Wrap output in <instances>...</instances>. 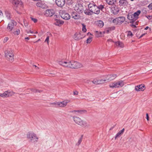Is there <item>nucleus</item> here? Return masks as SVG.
<instances>
[{
    "mask_svg": "<svg viewBox=\"0 0 152 152\" xmlns=\"http://www.w3.org/2000/svg\"><path fill=\"white\" fill-rule=\"evenodd\" d=\"M107 42H113V40L112 39H108L107 40Z\"/></svg>",
    "mask_w": 152,
    "mask_h": 152,
    "instance_id": "864d4df0",
    "label": "nucleus"
},
{
    "mask_svg": "<svg viewBox=\"0 0 152 152\" xmlns=\"http://www.w3.org/2000/svg\"><path fill=\"white\" fill-rule=\"evenodd\" d=\"M36 5L37 7H41L42 8H44L45 7V6L44 4H42V2L40 1H39L37 2L36 4Z\"/></svg>",
    "mask_w": 152,
    "mask_h": 152,
    "instance_id": "a878e982",
    "label": "nucleus"
},
{
    "mask_svg": "<svg viewBox=\"0 0 152 152\" xmlns=\"http://www.w3.org/2000/svg\"><path fill=\"white\" fill-rule=\"evenodd\" d=\"M6 40V41H7L8 39V38L7 37H6L5 38V40Z\"/></svg>",
    "mask_w": 152,
    "mask_h": 152,
    "instance_id": "69168bd1",
    "label": "nucleus"
},
{
    "mask_svg": "<svg viewBox=\"0 0 152 152\" xmlns=\"http://www.w3.org/2000/svg\"><path fill=\"white\" fill-rule=\"evenodd\" d=\"M72 18L75 19H78L80 18V16L75 12H73L72 13Z\"/></svg>",
    "mask_w": 152,
    "mask_h": 152,
    "instance_id": "6ab92c4d",
    "label": "nucleus"
},
{
    "mask_svg": "<svg viewBox=\"0 0 152 152\" xmlns=\"http://www.w3.org/2000/svg\"><path fill=\"white\" fill-rule=\"evenodd\" d=\"M16 24V22L14 20H12L8 25L7 30L9 31H12L14 27V25Z\"/></svg>",
    "mask_w": 152,
    "mask_h": 152,
    "instance_id": "0eeeda50",
    "label": "nucleus"
},
{
    "mask_svg": "<svg viewBox=\"0 0 152 152\" xmlns=\"http://www.w3.org/2000/svg\"><path fill=\"white\" fill-rule=\"evenodd\" d=\"M5 56L10 61L12 62L14 61L13 52L11 49H8L5 51Z\"/></svg>",
    "mask_w": 152,
    "mask_h": 152,
    "instance_id": "7ed1b4c3",
    "label": "nucleus"
},
{
    "mask_svg": "<svg viewBox=\"0 0 152 152\" xmlns=\"http://www.w3.org/2000/svg\"><path fill=\"white\" fill-rule=\"evenodd\" d=\"M71 112H75L76 113V115H80L86 113V111L85 110H74L73 111H71Z\"/></svg>",
    "mask_w": 152,
    "mask_h": 152,
    "instance_id": "4468645a",
    "label": "nucleus"
},
{
    "mask_svg": "<svg viewBox=\"0 0 152 152\" xmlns=\"http://www.w3.org/2000/svg\"><path fill=\"white\" fill-rule=\"evenodd\" d=\"M149 28V27L148 26H147L146 28H145V30H147Z\"/></svg>",
    "mask_w": 152,
    "mask_h": 152,
    "instance_id": "680f3d73",
    "label": "nucleus"
},
{
    "mask_svg": "<svg viewBox=\"0 0 152 152\" xmlns=\"http://www.w3.org/2000/svg\"><path fill=\"white\" fill-rule=\"evenodd\" d=\"M74 39L76 40H78L82 38L80 33H76L74 36Z\"/></svg>",
    "mask_w": 152,
    "mask_h": 152,
    "instance_id": "a211bd4d",
    "label": "nucleus"
},
{
    "mask_svg": "<svg viewBox=\"0 0 152 152\" xmlns=\"http://www.w3.org/2000/svg\"><path fill=\"white\" fill-rule=\"evenodd\" d=\"M128 3L127 0H120L119 2V5L121 7L126 6Z\"/></svg>",
    "mask_w": 152,
    "mask_h": 152,
    "instance_id": "2eb2a0df",
    "label": "nucleus"
},
{
    "mask_svg": "<svg viewBox=\"0 0 152 152\" xmlns=\"http://www.w3.org/2000/svg\"><path fill=\"white\" fill-rule=\"evenodd\" d=\"M74 110H72V111H70L69 112V113H73L74 114H75V115H76V113H75V112H71V111H73Z\"/></svg>",
    "mask_w": 152,
    "mask_h": 152,
    "instance_id": "4d7b16f0",
    "label": "nucleus"
},
{
    "mask_svg": "<svg viewBox=\"0 0 152 152\" xmlns=\"http://www.w3.org/2000/svg\"><path fill=\"white\" fill-rule=\"evenodd\" d=\"M96 5L94 3V2H92L91 3H90L88 5V7L89 9H90L94 7Z\"/></svg>",
    "mask_w": 152,
    "mask_h": 152,
    "instance_id": "c85d7f7f",
    "label": "nucleus"
},
{
    "mask_svg": "<svg viewBox=\"0 0 152 152\" xmlns=\"http://www.w3.org/2000/svg\"><path fill=\"white\" fill-rule=\"evenodd\" d=\"M54 20L55 21L54 24L56 26H59L63 24L64 23V21L57 19H55Z\"/></svg>",
    "mask_w": 152,
    "mask_h": 152,
    "instance_id": "aec40b11",
    "label": "nucleus"
},
{
    "mask_svg": "<svg viewBox=\"0 0 152 152\" xmlns=\"http://www.w3.org/2000/svg\"><path fill=\"white\" fill-rule=\"evenodd\" d=\"M49 40V37L48 36L46 39H45V42H47L48 43V42Z\"/></svg>",
    "mask_w": 152,
    "mask_h": 152,
    "instance_id": "49530a36",
    "label": "nucleus"
},
{
    "mask_svg": "<svg viewBox=\"0 0 152 152\" xmlns=\"http://www.w3.org/2000/svg\"><path fill=\"white\" fill-rule=\"evenodd\" d=\"M127 18L130 20H131V22L132 23L134 22L137 20L133 16V15L131 13H129L127 15Z\"/></svg>",
    "mask_w": 152,
    "mask_h": 152,
    "instance_id": "f3484780",
    "label": "nucleus"
},
{
    "mask_svg": "<svg viewBox=\"0 0 152 152\" xmlns=\"http://www.w3.org/2000/svg\"><path fill=\"white\" fill-rule=\"evenodd\" d=\"M105 81H107L106 79H104L103 80H98V84H100L103 83H104V82Z\"/></svg>",
    "mask_w": 152,
    "mask_h": 152,
    "instance_id": "72a5a7b5",
    "label": "nucleus"
},
{
    "mask_svg": "<svg viewBox=\"0 0 152 152\" xmlns=\"http://www.w3.org/2000/svg\"><path fill=\"white\" fill-rule=\"evenodd\" d=\"M98 8L99 9V10L100 11V10H102L104 8V6L102 5H99L98 7Z\"/></svg>",
    "mask_w": 152,
    "mask_h": 152,
    "instance_id": "58836bf2",
    "label": "nucleus"
},
{
    "mask_svg": "<svg viewBox=\"0 0 152 152\" xmlns=\"http://www.w3.org/2000/svg\"><path fill=\"white\" fill-rule=\"evenodd\" d=\"M58 63L63 66L72 69H77L83 67L82 64L74 61L67 62L64 60H61L58 61Z\"/></svg>",
    "mask_w": 152,
    "mask_h": 152,
    "instance_id": "f257e3e1",
    "label": "nucleus"
},
{
    "mask_svg": "<svg viewBox=\"0 0 152 152\" xmlns=\"http://www.w3.org/2000/svg\"><path fill=\"white\" fill-rule=\"evenodd\" d=\"M109 86L111 88H117L116 82L110 83L109 85Z\"/></svg>",
    "mask_w": 152,
    "mask_h": 152,
    "instance_id": "cd10ccee",
    "label": "nucleus"
},
{
    "mask_svg": "<svg viewBox=\"0 0 152 152\" xmlns=\"http://www.w3.org/2000/svg\"><path fill=\"white\" fill-rule=\"evenodd\" d=\"M31 19L35 23H36L37 21V20L36 18H31Z\"/></svg>",
    "mask_w": 152,
    "mask_h": 152,
    "instance_id": "a18cd8bd",
    "label": "nucleus"
},
{
    "mask_svg": "<svg viewBox=\"0 0 152 152\" xmlns=\"http://www.w3.org/2000/svg\"><path fill=\"white\" fill-rule=\"evenodd\" d=\"M31 91L34 92H40L41 91L35 89H31Z\"/></svg>",
    "mask_w": 152,
    "mask_h": 152,
    "instance_id": "a19ab883",
    "label": "nucleus"
},
{
    "mask_svg": "<svg viewBox=\"0 0 152 152\" xmlns=\"http://www.w3.org/2000/svg\"><path fill=\"white\" fill-rule=\"evenodd\" d=\"M114 10H115V11L113 10V13L114 15L117 14L119 10L117 7L116 8V9H114Z\"/></svg>",
    "mask_w": 152,
    "mask_h": 152,
    "instance_id": "e433bc0d",
    "label": "nucleus"
},
{
    "mask_svg": "<svg viewBox=\"0 0 152 152\" xmlns=\"http://www.w3.org/2000/svg\"><path fill=\"white\" fill-rule=\"evenodd\" d=\"M116 77V75L114 74L109 75L107 76L106 80L107 81H110L115 79Z\"/></svg>",
    "mask_w": 152,
    "mask_h": 152,
    "instance_id": "ddd939ff",
    "label": "nucleus"
},
{
    "mask_svg": "<svg viewBox=\"0 0 152 152\" xmlns=\"http://www.w3.org/2000/svg\"><path fill=\"white\" fill-rule=\"evenodd\" d=\"M33 66H34L35 67H37V69H39V68L38 67H37V66L36 65H33Z\"/></svg>",
    "mask_w": 152,
    "mask_h": 152,
    "instance_id": "0e129e2a",
    "label": "nucleus"
},
{
    "mask_svg": "<svg viewBox=\"0 0 152 152\" xmlns=\"http://www.w3.org/2000/svg\"><path fill=\"white\" fill-rule=\"evenodd\" d=\"M146 17L148 18V19L150 20L152 19V16H150L149 15L148 16H146Z\"/></svg>",
    "mask_w": 152,
    "mask_h": 152,
    "instance_id": "8fccbe9b",
    "label": "nucleus"
},
{
    "mask_svg": "<svg viewBox=\"0 0 152 152\" xmlns=\"http://www.w3.org/2000/svg\"><path fill=\"white\" fill-rule=\"evenodd\" d=\"M150 9L152 10V3L150 4L148 6Z\"/></svg>",
    "mask_w": 152,
    "mask_h": 152,
    "instance_id": "de8ad7c7",
    "label": "nucleus"
},
{
    "mask_svg": "<svg viewBox=\"0 0 152 152\" xmlns=\"http://www.w3.org/2000/svg\"><path fill=\"white\" fill-rule=\"evenodd\" d=\"M146 118L148 121H149V117L148 113L146 114Z\"/></svg>",
    "mask_w": 152,
    "mask_h": 152,
    "instance_id": "09e8293b",
    "label": "nucleus"
},
{
    "mask_svg": "<svg viewBox=\"0 0 152 152\" xmlns=\"http://www.w3.org/2000/svg\"><path fill=\"white\" fill-rule=\"evenodd\" d=\"M11 92H9L8 91H6L4 92V97H7L11 95V94H10Z\"/></svg>",
    "mask_w": 152,
    "mask_h": 152,
    "instance_id": "7c9ffc66",
    "label": "nucleus"
},
{
    "mask_svg": "<svg viewBox=\"0 0 152 152\" xmlns=\"http://www.w3.org/2000/svg\"><path fill=\"white\" fill-rule=\"evenodd\" d=\"M59 14L61 18L65 20H67L70 18V16L69 14L64 11H61Z\"/></svg>",
    "mask_w": 152,
    "mask_h": 152,
    "instance_id": "423d86ee",
    "label": "nucleus"
},
{
    "mask_svg": "<svg viewBox=\"0 0 152 152\" xmlns=\"http://www.w3.org/2000/svg\"><path fill=\"white\" fill-rule=\"evenodd\" d=\"M78 92L77 91H74L73 92V94L74 95H77L78 94Z\"/></svg>",
    "mask_w": 152,
    "mask_h": 152,
    "instance_id": "3c124183",
    "label": "nucleus"
},
{
    "mask_svg": "<svg viewBox=\"0 0 152 152\" xmlns=\"http://www.w3.org/2000/svg\"><path fill=\"white\" fill-rule=\"evenodd\" d=\"M20 33V31L19 29H18L16 31H15V32H14V33L15 34H16L17 35H18Z\"/></svg>",
    "mask_w": 152,
    "mask_h": 152,
    "instance_id": "79ce46f5",
    "label": "nucleus"
},
{
    "mask_svg": "<svg viewBox=\"0 0 152 152\" xmlns=\"http://www.w3.org/2000/svg\"><path fill=\"white\" fill-rule=\"evenodd\" d=\"M117 87H121L124 85V83L123 81L120 80L116 82Z\"/></svg>",
    "mask_w": 152,
    "mask_h": 152,
    "instance_id": "b1692460",
    "label": "nucleus"
},
{
    "mask_svg": "<svg viewBox=\"0 0 152 152\" xmlns=\"http://www.w3.org/2000/svg\"><path fill=\"white\" fill-rule=\"evenodd\" d=\"M89 34H90V35H91L92 34H91V33H90V32H88V33H87V34L88 35Z\"/></svg>",
    "mask_w": 152,
    "mask_h": 152,
    "instance_id": "338daca9",
    "label": "nucleus"
},
{
    "mask_svg": "<svg viewBox=\"0 0 152 152\" xmlns=\"http://www.w3.org/2000/svg\"><path fill=\"white\" fill-rule=\"evenodd\" d=\"M92 37H89L86 40V43H90L92 40Z\"/></svg>",
    "mask_w": 152,
    "mask_h": 152,
    "instance_id": "f704fd0d",
    "label": "nucleus"
},
{
    "mask_svg": "<svg viewBox=\"0 0 152 152\" xmlns=\"http://www.w3.org/2000/svg\"><path fill=\"white\" fill-rule=\"evenodd\" d=\"M94 7L91 9L90 10L92 12L93 14L94 13L96 14H98L100 12V11L98 8V6L96 5L94 6Z\"/></svg>",
    "mask_w": 152,
    "mask_h": 152,
    "instance_id": "dca6fc26",
    "label": "nucleus"
},
{
    "mask_svg": "<svg viewBox=\"0 0 152 152\" xmlns=\"http://www.w3.org/2000/svg\"><path fill=\"white\" fill-rule=\"evenodd\" d=\"M0 96L3 97H4V93L3 94H0Z\"/></svg>",
    "mask_w": 152,
    "mask_h": 152,
    "instance_id": "603ef678",
    "label": "nucleus"
},
{
    "mask_svg": "<svg viewBox=\"0 0 152 152\" xmlns=\"http://www.w3.org/2000/svg\"><path fill=\"white\" fill-rule=\"evenodd\" d=\"M25 39H28V40H29V37H25Z\"/></svg>",
    "mask_w": 152,
    "mask_h": 152,
    "instance_id": "e2e57ef3",
    "label": "nucleus"
},
{
    "mask_svg": "<svg viewBox=\"0 0 152 152\" xmlns=\"http://www.w3.org/2000/svg\"><path fill=\"white\" fill-rule=\"evenodd\" d=\"M115 44L116 46H119L120 47L122 48L124 47V45L123 43L120 42V41H118L115 42Z\"/></svg>",
    "mask_w": 152,
    "mask_h": 152,
    "instance_id": "c756f323",
    "label": "nucleus"
},
{
    "mask_svg": "<svg viewBox=\"0 0 152 152\" xmlns=\"http://www.w3.org/2000/svg\"><path fill=\"white\" fill-rule=\"evenodd\" d=\"M140 13L141 11L140 10H138L136 12H134L133 14V16H134L136 20L138 18V16L140 14Z\"/></svg>",
    "mask_w": 152,
    "mask_h": 152,
    "instance_id": "393cba45",
    "label": "nucleus"
},
{
    "mask_svg": "<svg viewBox=\"0 0 152 152\" xmlns=\"http://www.w3.org/2000/svg\"><path fill=\"white\" fill-rule=\"evenodd\" d=\"M83 26L82 30L83 32H85L86 31V25L83 24H82Z\"/></svg>",
    "mask_w": 152,
    "mask_h": 152,
    "instance_id": "4c0bfd02",
    "label": "nucleus"
},
{
    "mask_svg": "<svg viewBox=\"0 0 152 152\" xmlns=\"http://www.w3.org/2000/svg\"><path fill=\"white\" fill-rule=\"evenodd\" d=\"M58 103V102H57L51 103V104H54V105L57 104L58 105V104L57 103Z\"/></svg>",
    "mask_w": 152,
    "mask_h": 152,
    "instance_id": "5fc2aeb1",
    "label": "nucleus"
},
{
    "mask_svg": "<svg viewBox=\"0 0 152 152\" xmlns=\"http://www.w3.org/2000/svg\"><path fill=\"white\" fill-rule=\"evenodd\" d=\"M133 35L131 31H129L128 32L127 34V36L128 37H132Z\"/></svg>",
    "mask_w": 152,
    "mask_h": 152,
    "instance_id": "c03bdc74",
    "label": "nucleus"
},
{
    "mask_svg": "<svg viewBox=\"0 0 152 152\" xmlns=\"http://www.w3.org/2000/svg\"><path fill=\"white\" fill-rule=\"evenodd\" d=\"M111 28L112 29V30H114L115 29V27L114 26H113V27H111Z\"/></svg>",
    "mask_w": 152,
    "mask_h": 152,
    "instance_id": "052dcab7",
    "label": "nucleus"
},
{
    "mask_svg": "<svg viewBox=\"0 0 152 152\" xmlns=\"http://www.w3.org/2000/svg\"><path fill=\"white\" fill-rule=\"evenodd\" d=\"M84 12L86 15H91L93 14V13L91 11V10H90V9L85 10L84 11Z\"/></svg>",
    "mask_w": 152,
    "mask_h": 152,
    "instance_id": "bb28decb",
    "label": "nucleus"
},
{
    "mask_svg": "<svg viewBox=\"0 0 152 152\" xmlns=\"http://www.w3.org/2000/svg\"><path fill=\"white\" fill-rule=\"evenodd\" d=\"M27 139L29 140L30 142L34 143L38 141V138L36 134L32 132H28L26 134Z\"/></svg>",
    "mask_w": 152,
    "mask_h": 152,
    "instance_id": "f03ea898",
    "label": "nucleus"
},
{
    "mask_svg": "<svg viewBox=\"0 0 152 152\" xmlns=\"http://www.w3.org/2000/svg\"><path fill=\"white\" fill-rule=\"evenodd\" d=\"M27 33L28 34L29 33H32V32L31 31H28L27 32Z\"/></svg>",
    "mask_w": 152,
    "mask_h": 152,
    "instance_id": "bf43d9fd",
    "label": "nucleus"
},
{
    "mask_svg": "<svg viewBox=\"0 0 152 152\" xmlns=\"http://www.w3.org/2000/svg\"><path fill=\"white\" fill-rule=\"evenodd\" d=\"M96 24L97 26L100 27H102L104 25V23L103 22L102 20H99L97 21L96 22Z\"/></svg>",
    "mask_w": 152,
    "mask_h": 152,
    "instance_id": "5701e85b",
    "label": "nucleus"
},
{
    "mask_svg": "<svg viewBox=\"0 0 152 152\" xmlns=\"http://www.w3.org/2000/svg\"><path fill=\"white\" fill-rule=\"evenodd\" d=\"M125 20V18L124 16H121L114 19L113 20V22L116 24L120 25L123 23Z\"/></svg>",
    "mask_w": 152,
    "mask_h": 152,
    "instance_id": "39448f33",
    "label": "nucleus"
},
{
    "mask_svg": "<svg viewBox=\"0 0 152 152\" xmlns=\"http://www.w3.org/2000/svg\"><path fill=\"white\" fill-rule=\"evenodd\" d=\"M70 102V101L68 100H66L61 102H58L57 103L58 105L60 107H64L67 105L68 103Z\"/></svg>",
    "mask_w": 152,
    "mask_h": 152,
    "instance_id": "9b49d317",
    "label": "nucleus"
},
{
    "mask_svg": "<svg viewBox=\"0 0 152 152\" xmlns=\"http://www.w3.org/2000/svg\"><path fill=\"white\" fill-rule=\"evenodd\" d=\"M91 82H92L93 83L96 84H98V80H94L93 81H92Z\"/></svg>",
    "mask_w": 152,
    "mask_h": 152,
    "instance_id": "37998d69",
    "label": "nucleus"
},
{
    "mask_svg": "<svg viewBox=\"0 0 152 152\" xmlns=\"http://www.w3.org/2000/svg\"><path fill=\"white\" fill-rule=\"evenodd\" d=\"M3 15V13L1 10H0V16Z\"/></svg>",
    "mask_w": 152,
    "mask_h": 152,
    "instance_id": "6e6d98bb",
    "label": "nucleus"
},
{
    "mask_svg": "<svg viewBox=\"0 0 152 152\" xmlns=\"http://www.w3.org/2000/svg\"><path fill=\"white\" fill-rule=\"evenodd\" d=\"M5 14L7 18L8 19H11L10 17V14L9 12L7 10L5 11Z\"/></svg>",
    "mask_w": 152,
    "mask_h": 152,
    "instance_id": "2f4dec72",
    "label": "nucleus"
},
{
    "mask_svg": "<svg viewBox=\"0 0 152 152\" xmlns=\"http://www.w3.org/2000/svg\"><path fill=\"white\" fill-rule=\"evenodd\" d=\"M83 137V135H82L80 137L79 139L78 142L76 144V145L79 146L80 145L82 141Z\"/></svg>",
    "mask_w": 152,
    "mask_h": 152,
    "instance_id": "473e14b6",
    "label": "nucleus"
},
{
    "mask_svg": "<svg viewBox=\"0 0 152 152\" xmlns=\"http://www.w3.org/2000/svg\"><path fill=\"white\" fill-rule=\"evenodd\" d=\"M20 3V2L18 0H15L13 1V3H14L15 5H17L19 4Z\"/></svg>",
    "mask_w": 152,
    "mask_h": 152,
    "instance_id": "ea45409f",
    "label": "nucleus"
},
{
    "mask_svg": "<svg viewBox=\"0 0 152 152\" xmlns=\"http://www.w3.org/2000/svg\"><path fill=\"white\" fill-rule=\"evenodd\" d=\"M40 40V39H39L36 42H37L38 41H39Z\"/></svg>",
    "mask_w": 152,
    "mask_h": 152,
    "instance_id": "774afa93",
    "label": "nucleus"
},
{
    "mask_svg": "<svg viewBox=\"0 0 152 152\" xmlns=\"http://www.w3.org/2000/svg\"><path fill=\"white\" fill-rule=\"evenodd\" d=\"M55 13V11L53 9H48L45 11V15L47 17L52 16Z\"/></svg>",
    "mask_w": 152,
    "mask_h": 152,
    "instance_id": "1a4fd4ad",
    "label": "nucleus"
},
{
    "mask_svg": "<svg viewBox=\"0 0 152 152\" xmlns=\"http://www.w3.org/2000/svg\"><path fill=\"white\" fill-rule=\"evenodd\" d=\"M106 2L109 5L114 4L116 2V0H106Z\"/></svg>",
    "mask_w": 152,
    "mask_h": 152,
    "instance_id": "4be33fe9",
    "label": "nucleus"
},
{
    "mask_svg": "<svg viewBox=\"0 0 152 152\" xmlns=\"http://www.w3.org/2000/svg\"><path fill=\"white\" fill-rule=\"evenodd\" d=\"M73 119L74 121L77 124L82 126H88V125L86 122L82 121L80 118L74 116Z\"/></svg>",
    "mask_w": 152,
    "mask_h": 152,
    "instance_id": "20e7f679",
    "label": "nucleus"
},
{
    "mask_svg": "<svg viewBox=\"0 0 152 152\" xmlns=\"http://www.w3.org/2000/svg\"><path fill=\"white\" fill-rule=\"evenodd\" d=\"M86 83H89L90 82H91V81H90V80H87L86 81Z\"/></svg>",
    "mask_w": 152,
    "mask_h": 152,
    "instance_id": "13d9d810",
    "label": "nucleus"
},
{
    "mask_svg": "<svg viewBox=\"0 0 152 152\" xmlns=\"http://www.w3.org/2000/svg\"><path fill=\"white\" fill-rule=\"evenodd\" d=\"M124 131V129H123L121 130L116 135L115 139L121 136L123 133Z\"/></svg>",
    "mask_w": 152,
    "mask_h": 152,
    "instance_id": "412c9836",
    "label": "nucleus"
},
{
    "mask_svg": "<svg viewBox=\"0 0 152 152\" xmlns=\"http://www.w3.org/2000/svg\"><path fill=\"white\" fill-rule=\"evenodd\" d=\"M95 32V36L96 37H99L100 36V35L102 34V32H99L97 31H96Z\"/></svg>",
    "mask_w": 152,
    "mask_h": 152,
    "instance_id": "c9c22d12",
    "label": "nucleus"
},
{
    "mask_svg": "<svg viewBox=\"0 0 152 152\" xmlns=\"http://www.w3.org/2000/svg\"><path fill=\"white\" fill-rule=\"evenodd\" d=\"M75 10L79 13H82L84 11L83 6L81 4H78L75 5Z\"/></svg>",
    "mask_w": 152,
    "mask_h": 152,
    "instance_id": "6e6552de",
    "label": "nucleus"
},
{
    "mask_svg": "<svg viewBox=\"0 0 152 152\" xmlns=\"http://www.w3.org/2000/svg\"><path fill=\"white\" fill-rule=\"evenodd\" d=\"M145 89V86L143 84H141L135 87V90L137 91H143Z\"/></svg>",
    "mask_w": 152,
    "mask_h": 152,
    "instance_id": "9d476101",
    "label": "nucleus"
},
{
    "mask_svg": "<svg viewBox=\"0 0 152 152\" xmlns=\"http://www.w3.org/2000/svg\"><path fill=\"white\" fill-rule=\"evenodd\" d=\"M56 5L59 7H63L65 4V0H56Z\"/></svg>",
    "mask_w": 152,
    "mask_h": 152,
    "instance_id": "f8f14e48",
    "label": "nucleus"
}]
</instances>
